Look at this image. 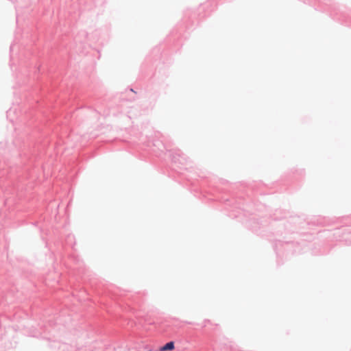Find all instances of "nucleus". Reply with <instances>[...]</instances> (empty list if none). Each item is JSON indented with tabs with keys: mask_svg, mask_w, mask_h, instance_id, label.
Masks as SVG:
<instances>
[{
	"mask_svg": "<svg viewBox=\"0 0 351 351\" xmlns=\"http://www.w3.org/2000/svg\"><path fill=\"white\" fill-rule=\"evenodd\" d=\"M174 349V343L170 341L160 348V351L172 350Z\"/></svg>",
	"mask_w": 351,
	"mask_h": 351,
	"instance_id": "nucleus-1",
	"label": "nucleus"
}]
</instances>
